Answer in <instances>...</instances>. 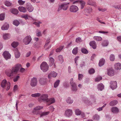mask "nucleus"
Here are the masks:
<instances>
[{"label":"nucleus","instance_id":"obj_1","mask_svg":"<svg viewBox=\"0 0 121 121\" xmlns=\"http://www.w3.org/2000/svg\"><path fill=\"white\" fill-rule=\"evenodd\" d=\"M21 67L20 64L16 65L12 68V70H9L6 72L7 75L9 77L13 76V74H15L18 71Z\"/></svg>","mask_w":121,"mask_h":121},{"label":"nucleus","instance_id":"obj_2","mask_svg":"<svg viewBox=\"0 0 121 121\" xmlns=\"http://www.w3.org/2000/svg\"><path fill=\"white\" fill-rule=\"evenodd\" d=\"M1 86L4 88H5L6 86L7 88L6 90V91H8L10 88V83L9 82H7V80L6 79H4L2 81Z\"/></svg>","mask_w":121,"mask_h":121},{"label":"nucleus","instance_id":"obj_3","mask_svg":"<svg viewBox=\"0 0 121 121\" xmlns=\"http://www.w3.org/2000/svg\"><path fill=\"white\" fill-rule=\"evenodd\" d=\"M40 69L43 72L47 71L49 68V66L45 62H43L40 65Z\"/></svg>","mask_w":121,"mask_h":121},{"label":"nucleus","instance_id":"obj_4","mask_svg":"<svg viewBox=\"0 0 121 121\" xmlns=\"http://www.w3.org/2000/svg\"><path fill=\"white\" fill-rule=\"evenodd\" d=\"M73 79L71 78L70 80V83L71 86V90L73 91L76 92L77 90V88L76 85L75 83L73 82Z\"/></svg>","mask_w":121,"mask_h":121},{"label":"nucleus","instance_id":"obj_5","mask_svg":"<svg viewBox=\"0 0 121 121\" xmlns=\"http://www.w3.org/2000/svg\"><path fill=\"white\" fill-rule=\"evenodd\" d=\"M48 80L45 78H40L39 80L40 84L42 85H47Z\"/></svg>","mask_w":121,"mask_h":121},{"label":"nucleus","instance_id":"obj_6","mask_svg":"<svg viewBox=\"0 0 121 121\" xmlns=\"http://www.w3.org/2000/svg\"><path fill=\"white\" fill-rule=\"evenodd\" d=\"M79 3L80 4V8L81 9H83L85 6L86 2L82 0H78L73 2V4H75Z\"/></svg>","mask_w":121,"mask_h":121},{"label":"nucleus","instance_id":"obj_7","mask_svg":"<svg viewBox=\"0 0 121 121\" xmlns=\"http://www.w3.org/2000/svg\"><path fill=\"white\" fill-rule=\"evenodd\" d=\"M32 40L31 37L30 36H26L23 39V42L25 45L29 44Z\"/></svg>","mask_w":121,"mask_h":121},{"label":"nucleus","instance_id":"obj_8","mask_svg":"<svg viewBox=\"0 0 121 121\" xmlns=\"http://www.w3.org/2000/svg\"><path fill=\"white\" fill-rule=\"evenodd\" d=\"M48 96L47 94H43L41 96L39 100V101H43L44 102H47L48 100Z\"/></svg>","mask_w":121,"mask_h":121},{"label":"nucleus","instance_id":"obj_9","mask_svg":"<svg viewBox=\"0 0 121 121\" xmlns=\"http://www.w3.org/2000/svg\"><path fill=\"white\" fill-rule=\"evenodd\" d=\"M37 78L33 77L31 79L30 84V85L33 87L36 86L37 84Z\"/></svg>","mask_w":121,"mask_h":121},{"label":"nucleus","instance_id":"obj_10","mask_svg":"<svg viewBox=\"0 0 121 121\" xmlns=\"http://www.w3.org/2000/svg\"><path fill=\"white\" fill-rule=\"evenodd\" d=\"M4 58L6 60L9 59L11 58V55L8 52L5 51L2 54Z\"/></svg>","mask_w":121,"mask_h":121},{"label":"nucleus","instance_id":"obj_11","mask_svg":"<svg viewBox=\"0 0 121 121\" xmlns=\"http://www.w3.org/2000/svg\"><path fill=\"white\" fill-rule=\"evenodd\" d=\"M110 84V87L113 90L116 89L117 87V82L116 81H111Z\"/></svg>","mask_w":121,"mask_h":121},{"label":"nucleus","instance_id":"obj_12","mask_svg":"<svg viewBox=\"0 0 121 121\" xmlns=\"http://www.w3.org/2000/svg\"><path fill=\"white\" fill-rule=\"evenodd\" d=\"M69 10L71 12L75 13L78 10V8L77 6L73 5L70 6Z\"/></svg>","mask_w":121,"mask_h":121},{"label":"nucleus","instance_id":"obj_13","mask_svg":"<svg viewBox=\"0 0 121 121\" xmlns=\"http://www.w3.org/2000/svg\"><path fill=\"white\" fill-rule=\"evenodd\" d=\"M26 7L29 12H32L34 9L33 7L30 3H28L26 4Z\"/></svg>","mask_w":121,"mask_h":121},{"label":"nucleus","instance_id":"obj_14","mask_svg":"<svg viewBox=\"0 0 121 121\" xmlns=\"http://www.w3.org/2000/svg\"><path fill=\"white\" fill-rule=\"evenodd\" d=\"M72 110L71 109L67 110L65 112V115L66 116L69 117L72 115Z\"/></svg>","mask_w":121,"mask_h":121},{"label":"nucleus","instance_id":"obj_15","mask_svg":"<svg viewBox=\"0 0 121 121\" xmlns=\"http://www.w3.org/2000/svg\"><path fill=\"white\" fill-rule=\"evenodd\" d=\"M87 4L91 6H93L95 7H96V3L92 0H88Z\"/></svg>","mask_w":121,"mask_h":121},{"label":"nucleus","instance_id":"obj_16","mask_svg":"<svg viewBox=\"0 0 121 121\" xmlns=\"http://www.w3.org/2000/svg\"><path fill=\"white\" fill-rule=\"evenodd\" d=\"M57 75V73L54 71H53L51 72L48 76V78H50L51 77H56Z\"/></svg>","mask_w":121,"mask_h":121},{"label":"nucleus","instance_id":"obj_17","mask_svg":"<svg viewBox=\"0 0 121 121\" xmlns=\"http://www.w3.org/2000/svg\"><path fill=\"white\" fill-rule=\"evenodd\" d=\"M55 101V99L53 98H51L49 99H48V101L47 102V104L48 105H49L54 103Z\"/></svg>","mask_w":121,"mask_h":121},{"label":"nucleus","instance_id":"obj_18","mask_svg":"<svg viewBox=\"0 0 121 121\" xmlns=\"http://www.w3.org/2000/svg\"><path fill=\"white\" fill-rule=\"evenodd\" d=\"M9 27V24L7 23H5L1 27L2 30H7L8 29Z\"/></svg>","mask_w":121,"mask_h":121},{"label":"nucleus","instance_id":"obj_19","mask_svg":"<svg viewBox=\"0 0 121 121\" xmlns=\"http://www.w3.org/2000/svg\"><path fill=\"white\" fill-rule=\"evenodd\" d=\"M89 44L94 49H96V44L95 41H92L90 42L89 43Z\"/></svg>","mask_w":121,"mask_h":121},{"label":"nucleus","instance_id":"obj_20","mask_svg":"<svg viewBox=\"0 0 121 121\" xmlns=\"http://www.w3.org/2000/svg\"><path fill=\"white\" fill-rule=\"evenodd\" d=\"M69 3H65L62 4L61 5H62V8L63 10H66L68 8V5L69 4Z\"/></svg>","mask_w":121,"mask_h":121},{"label":"nucleus","instance_id":"obj_21","mask_svg":"<svg viewBox=\"0 0 121 121\" xmlns=\"http://www.w3.org/2000/svg\"><path fill=\"white\" fill-rule=\"evenodd\" d=\"M10 11L12 13L15 15L17 14L19 12L17 9L14 8L11 9Z\"/></svg>","mask_w":121,"mask_h":121},{"label":"nucleus","instance_id":"obj_22","mask_svg":"<svg viewBox=\"0 0 121 121\" xmlns=\"http://www.w3.org/2000/svg\"><path fill=\"white\" fill-rule=\"evenodd\" d=\"M15 51V55L16 58H19L20 56V54L18 52V50L16 48Z\"/></svg>","mask_w":121,"mask_h":121},{"label":"nucleus","instance_id":"obj_23","mask_svg":"<svg viewBox=\"0 0 121 121\" xmlns=\"http://www.w3.org/2000/svg\"><path fill=\"white\" fill-rule=\"evenodd\" d=\"M49 64L50 66H51L53 65L54 63V60L53 58L51 57L49 58Z\"/></svg>","mask_w":121,"mask_h":121},{"label":"nucleus","instance_id":"obj_24","mask_svg":"<svg viewBox=\"0 0 121 121\" xmlns=\"http://www.w3.org/2000/svg\"><path fill=\"white\" fill-rule=\"evenodd\" d=\"M115 68L117 70H120L121 69V64L119 63H117L114 65Z\"/></svg>","mask_w":121,"mask_h":121},{"label":"nucleus","instance_id":"obj_25","mask_svg":"<svg viewBox=\"0 0 121 121\" xmlns=\"http://www.w3.org/2000/svg\"><path fill=\"white\" fill-rule=\"evenodd\" d=\"M108 74L110 76H113L114 74V70L112 69H110L108 70Z\"/></svg>","mask_w":121,"mask_h":121},{"label":"nucleus","instance_id":"obj_26","mask_svg":"<svg viewBox=\"0 0 121 121\" xmlns=\"http://www.w3.org/2000/svg\"><path fill=\"white\" fill-rule=\"evenodd\" d=\"M43 107L41 106H38L36 107L35 108H34V110L33 111V113L34 114H38V113H36V111L40 110L42 108H43Z\"/></svg>","mask_w":121,"mask_h":121},{"label":"nucleus","instance_id":"obj_27","mask_svg":"<svg viewBox=\"0 0 121 121\" xmlns=\"http://www.w3.org/2000/svg\"><path fill=\"white\" fill-rule=\"evenodd\" d=\"M18 9L21 12L24 13L26 12L27 11V10L26 8L22 6H20L18 8Z\"/></svg>","mask_w":121,"mask_h":121},{"label":"nucleus","instance_id":"obj_28","mask_svg":"<svg viewBox=\"0 0 121 121\" xmlns=\"http://www.w3.org/2000/svg\"><path fill=\"white\" fill-rule=\"evenodd\" d=\"M104 86L102 83H99L98 85V89L99 90L102 91L104 88Z\"/></svg>","mask_w":121,"mask_h":121},{"label":"nucleus","instance_id":"obj_29","mask_svg":"<svg viewBox=\"0 0 121 121\" xmlns=\"http://www.w3.org/2000/svg\"><path fill=\"white\" fill-rule=\"evenodd\" d=\"M112 111L114 113H117L119 112L118 108L115 107H113L111 108Z\"/></svg>","mask_w":121,"mask_h":121},{"label":"nucleus","instance_id":"obj_30","mask_svg":"<svg viewBox=\"0 0 121 121\" xmlns=\"http://www.w3.org/2000/svg\"><path fill=\"white\" fill-rule=\"evenodd\" d=\"M66 101L67 104H72L73 102V100L70 97H68L66 99Z\"/></svg>","mask_w":121,"mask_h":121},{"label":"nucleus","instance_id":"obj_31","mask_svg":"<svg viewBox=\"0 0 121 121\" xmlns=\"http://www.w3.org/2000/svg\"><path fill=\"white\" fill-rule=\"evenodd\" d=\"M105 62V60L103 58L99 60V67H101L104 64Z\"/></svg>","mask_w":121,"mask_h":121},{"label":"nucleus","instance_id":"obj_32","mask_svg":"<svg viewBox=\"0 0 121 121\" xmlns=\"http://www.w3.org/2000/svg\"><path fill=\"white\" fill-rule=\"evenodd\" d=\"M118 103V101L117 100H113L109 103V105L111 106H113L116 105Z\"/></svg>","mask_w":121,"mask_h":121},{"label":"nucleus","instance_id":"obj_33","mask_svg":"<svg viewBox=\"0 0 121 121\" xmlns=\"http://www.w3.org/2000/svg\"><path fill=\"white\" fill-rule=\"evenodd\" d=\"M78 48L76 47L74 48L72 51V53L74 55H76L78 53Z\"/></svg>","mask_w":121,"mask_h":121},{"label":"nucleus","instance_id":"obj_34","mask_svg":"<svg viewBox=\"0 0 121 121\" xmlns=\"http://www.w3.org/2000/svg\"><path fill=\"white\" fill-rule=\"evenodd\" d=\"M81 51L83 53L85 54H87L88 52L87 50L84 48H81Z\"/></svg>","mask_w":121,"mask_h":121},{"label":"nucleus","instance_id":"obj_35","mask_svg":"<svg viewBox=\"0 0 121 121\" xmlns=\"http://www.w3.org/2000/svg\"><path fill=\"white\" fill-rule=\"evenodd\" d=\"M10 37V35L9 34H5L3 35L4 39H8Z\"/></svg>","mask_w":121,"mask_h":121},{"label":"nucleus","instance_id":"obj_36","mask_svg":"<svg viewBox=\"0 0 121 121\" xmlns=\"http://www.w3.org/2000/svg\"><path fill=\"white\" fill-rule=\"evenodd\" d=\"M60 81L59 80H58L55 82L54 85V88H56L58 86Z\"/></svg>","mask_w":121,"mask_h":121},{"label":"nucleus","instance_id":"obj_37","mask_svg":"<svg viewBox=\"0 0 121 121\" xmlns=\"http://www.w3.org/2000/svg\"><path fill=\"white\" fill-rule=\"evenodd\" d=\"M36 36L38 37H40L42 35V34L40 31L37 29L36 31Z\"/></svg>","mask_w":121,"mask_h":121},{"label":"nucleus","instance_id":"obj_38","mask_svg":"<svg viewBox=\"0 0 121 121\" xmlns=\"http://www.w3.org/2000/svg\"><path fill=\"white\" fill-rule=\"evenodd\" d=\"M18 45V43L17 42H14L11 44L12 46L14 48L17 47Z\"/></svg>","mask_w":121,"mask_h":121},{"label":"nucleus","instance_id":"obj_39","mask_svg":"<svg viewBox=\"0 0 121 121\" xmlns=\"http://www.w3.org/2000/svg\"><path fill=\"white\" fill-rule=\"evenodd\" d=\"M108 44V42L107 40H105L102 43V45L103 46L105 47L107 46Z\"/></svg>","mask_w":121,"mask_h":121},{"label":"nucleus","instance_id":"obj_40","mask_svg":"<svg viewBox=\"0 0 121 121\" xmlns=\"http://www.w3.org/2000/svg\"><path fill=\"white\" fill-rule=\"evenodd\" d=\"M93 38L94 39L98 41H100L102 39L101 37L98 36H94L93 37Z\"/></svg>","mask_w":121,"mask_h":121},{"label":"nucleus","instance_id":"obj_41","mask_svg":"<svg viewBox=\"0 0 121 121\" xmlns=\"http://www.w3.org/2000/svg\"><path fill=\"white\" fill-rule=\"evenodd\" d=\"M41 94L40 93H37L32 94L31 95V96L33 97H36L39 96Z\"/></svg>","mask_w":121,"mask_h":121},{"label":"nucleus","instance_id":"obj_42","mask_svg":"<svg viewBox=\"0 0 121 121\" xmlns=\"http://www.w3.org/2000/svg\"><path fill=\"white\" fill-rule=\"evenodd\" d=\"M75 113L77 115H80L81 113V111L79 109H75Z\"/></svg>","mask_w":121,"mask_h":121},{"label":"nucleus","instance_id":"obj_43","mask_svg":"<svg viewBox=\"0 0 121 121\" xmlns=\"http://www.w3.org/2000/svg\"><path fill=\"white\" fill-rule=\"evenodd\" d=\"M95 72V69L93 68H91L89 69L88 71L89 73L90 74H94Z\"/></svg>","mask_w":121,"mask_h":121},{"label":"nucleus","instance_id":"obj_44","mask_svg":"<svg viewBox=\"0 0 121 121\" xmlns=\"http://www.w3.org/2000/svg\"><path fill=\"white\" fill-rule=\"evenodd\" d=\"M59 60L61 62H63L64 61L63 56L61 55H60L58 56Z\"/></svg>","mask_w":121,"mask_h":121},{"label":"nucleus","instance_id":"obj_45","mask_svg":"<svg viewBox=\"0 0 121 121\" xmlns=\"http://www.w3.org/2000/svg\"><path fill=\"white\" fill-rule=\"evenodd\" d=\"M64 47V46H62L60 47L59 48H57L56 49V52H60L63 49Z\"/></svg>","mask_w":121,"mask_h":121},{"label":"nucleus","instance_id":"obj_46","mask_svg":"<svg viewBox=\"0 0 121 121\" xmlns=\"http://www.w3.org/2000/svg\"><path fill=\"white\" fill-rule=\"evenodd\" d=\"M13 25H15L16 26H18L20 24L19 22L17 20H15L13 22Z\"/></svg>","mask_w":121,"mask_h":121},{"label":"nucleus","instance_id":"obj_47","mask_svg":"<svg viewBox=\"0 0 121 121\" xmlns=\"http://www.w3.org/2000/svg\"><path fill=\"white\" fill-rule=\"evenodd\" d=\"M93 117L94 119L97 121L98 120L99 118V116L97 114H95L93 116Z\"/></svg>","mask_w":121,"mask_h":121},{"label":"nucleus","instance_id":"obj_48","mask_svg":"<svg viewBox=\"0 0 121 121\" xmlns=\"http://www.w3.org/2000/svg\"><path fill=\"white\" fill-rule=\"evenodd\" d=\"M110 59L111 61H113L115 59V56L113 54H111L110 56Z\"/></svg>","mask_w":121,"mask_h":121},{"label":"nucleus","instance_id":"obj_49","mask_svg":"<svg viewBox=\"0 0 121 121\" xmlns=\"http://www.w3.org/2000/svg\"><path fill=\"white\" fill-rule=\"evenodd\" d=\"M42 23L41 22L38 21V22H34L33 23V24L36 25L37 27H40V24H41Z\"/></svg>","mask_w":121,"mask_h":121},{"label":"nucleus","instance_id":"obj_50","mask_svg":"<svg viewBox=\"0 0 121 121\" xmlns=\"http://www.w3.org/2000/svg\"><path fill=\"white\" fill-rule=\"evenodd\" d=\"M49 113V112H42L40 116L42 117L47 115H48Z\"/></svg>","mask_w":121,"mask_h":121},{"label":"nucleus","instance_id":"obj_51","mask_svg":"<svg viewBox=\"0 0 121 121\" xmlns=\"http://www.w3.org/2000/svg\"><path fill=\"white\" fill-rule=\"evenodd\" d=\"M4 4L5 5L8 7L10 6L11 5V3L8 1H6L4 3Z\"/></svg>","mask_w":121,"mask_h":121},{"label":"nucleus","instance_id":"obj_52","mask_svg":"<svg viewBox=\"0 0 121 121\" xmlns=\"http://www.w3.org/2000/svg\"><path fill=\"white\" fill-rule=\"evenodd\" d=\"M4 14H0V21H3L4 19Z\"/></svg>","mask_w":121,"mask_h":121},{"label":"nucleus","instance_id":"obj_53","mask_svg":"<svg viewBox=\"0 0 121 121\" xmlns=\"http://www.w3.org/2000/svg\"><path fill=\"white\" fill-rule=\"evenodd\" d=\"M113 7L116 9H117L119 10L121 9V5H115L113 6Z\"/></svg>","mask_w":121,"mask_h":121},{"label":"nucleus","instance_id":"obj_54","mask_svg":"<svg viewBox=\"0 0 121 121\" xmlns=\"http://www.w3.org/2000/svg\"><path fill=\"white\" fill-rule=\"evenodd\" d=\"M18 3L20 5L23 4L25 2V1H22V0H19L18 1Z\"/></svg>","mask_w":121,"mask_h":121},{"label":"nucleus","instance_id":"obj_55","mask_svg":"<svg viewBox=\"0 0 121 121\" xmlns=\"http://www.w3.org/2000/svg\"><path fill=\"white\" fill-rule=\"evenodd\" d=\"M64 86L66 87H69V84L68 82H65L63 83Z\"/></svg>","mask_w":121,"mask_h":121},{"label":"nucleus","instance_id":"obj_56","mask_svg":"<svg viewBox=\"0 0 121 121\" xmlns=\"http://www.w3.org/2000/svg\"><path fill=\"white\" fill-rule=\"evenodd\" d=\"M79 58V57L78 56H77L74 59V61L75 63L76 64V66H77L78 65L77 61L78 59Z\"/></svg>","mask_w":121,"mask_h":121},{"label":"nucleus","instance_id":"obj_57","mask_svg":"<svg viewBox=\"0 0 121 121\" xmlns=\"http://www.w3.org/2000/svg\"><path fill=\"white\" fill-rule=\"evenodd\" d=\"M102 77H99L96 78L95 80V82H99L100 80L102 79Z\"/></svg>","mask_w":121,"mask_h":121},{"label":"nucleus","instance_id":"obj_58","mask_svg":"<svg viewBox=\"0 0 121 121\" xmlns=\"http://www.w3.org/2000/svg\"><path fill=\"white\" fill-rule=\"evenodd\" d=\"M83 75L82 74H79L78 75V79L79 80H81L83 77Z\"/></svg>","mask_w":121,"mask_h":121},{"label":"nucleus","instance_id":"obj_59","mask_svg":"<svg viewBox=\"0 0 121 121\" xmlns=\"http://www.w3.org/2000/svg\"><path fill=\"white\" fill-rule=\"evenodd\" d=\"M106 105V104H105L102 107H99V108L97 109L98 110V111H101L102 110L103 108Z\"/></svg>","mask_w":121,"mask_h":121},{"label":"nucleus","instance_id":"obj_60","mask_svg":"<svg viewBox=\"0 0 121 121\" xmlns=\"http://www.w3.org/2000/svg\"><path fill=\"white\" fill-rule=\"evenodd\" d=\"M81 38L78 37L76 39V42L77 43H79L81 41Z\"/></svg>","mask_w":121,"mask_h":121},{"label":"nucleus","instance_id":"obj_61","mask_svg":"<svg viewBox=\"0 0 121 121\" xmlns=\"http://www.w3.org/2000/svg\"><path fill=\"white\" fill-rule=\"evenodd\" d=\"M19 78V76H17L15 78L13 79V81L14 82H15L17 81L18 79Z\"/></svg>","mask_w":121,"mask_h":121},{"label":"nucleus","instance_id":"obj_62","mask_svg":"<svg viewBox=\"0 0 121 121\" xmlns=\"http://www.w3.org/2000/svg\"><path fill=\"white\" fill-rule=\"evenodd\" d=\"M88 10V13H91L92 11V9L91 7H89L87 9Z\"/></svg>","mask_w":121,"mask_h":121},{"label":"nucleus","instance_id":"obj_63","mask_svg":"<svg viewBox=\"0 0 121 121\" xmlns=\"http://www.w3.org/2000/svg\"><path fill=\"white\" fill-rule=\"evenodd\" d=\"M80 67L82 68L85 66V63L84 62H82L80 65Z\"/></svg>","mask_w":121,"mask_h":121},{"label":"nucleus","instance_id":"obj_64","mask_svg":"<svg viewBox=\"0 0 121 121\" xmlns=\"http://www.w3.org/2000/svg\"><path fill=\"white\" fill-rule=\"evenodd\" d=\"M62 5H60L59 6L57 10L58 12L61 9H62Z\"/></svg>","mask_w":121,"mask_h":121}]
</instances>
